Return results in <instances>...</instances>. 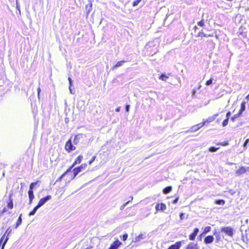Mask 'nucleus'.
<instances>
[{"mask_svg": "<svg viewBox=\"0 0 249 249\" xmlns=\"http://www.w3.org/2000/svg\"><path fill=\"white\" fill-rule=\"evenodd\" d=\"M12 229L11 227L8 228V229L5 231V233L2 236V237L0 239V243H2V245L1 246V249H4L5 245L8 242L9 239L10 235L12 233Z\"/></svg>", "mask_w": 249, "mask_h": 249, "instance_id": "nucleus-1", "label": "nucleus"}, {"mask_svg": "<svg viewBox=\"0 0 249 249\" xmlns=\"http://www.w3.org/2000/svg\"><path fill=\"white\" fill-rule=\"evenodd\" d=\"M87 166V164L85 163L81 164L79 166L74 168L72 170V173L71 172L70 173L71 174V179H74L79 173L84 171L86 168Z\"/></svg>", "mask_w": 249, "mask_h": 249, "instance_id": "nucleus-2", "label": "nucleus"}, {"mask_svg": "<svg viewBox=\"0 0 249 249\" xmlns=\"http://www.w3.org/2000/svg\"><path fill=\"white\" fill-rule=\"evenodd\" d=\"M221 232H223L226 234V235H228L232 237L233 235V231L234 229L231 227H222L221 228Z\"/></svg>", "mask_w": 249, "mask_h": 249, "instance_id": "nucleus-3", "label": "nucleus"}, {"mask_svg": "<svg viewBox=\"0 0 249 249\" xmlns=\"http://www.w3.org/2000/svg\"><path fill=\"white\" fill-rule=\"evenodd\" d=\"M72 137H71L66 142L65 146V148L68 152H71L76 149V147L74 146V144H72Z\"/></svg>", "mask_w": 249, "mask_h": 249, "instance_id": "nucleus-4", "label": "nucleus"}, {"mask_svg": "<svg viewBox=\"0 0 249 249\" xmlns=\"http://www.w3.org/2000/svg\"><path fill=\"white\" fill-rule=\"evenodd\" d=\"M85 138L86 135L82 133H79L76 135L72 141L73 144L77 145L81 140H83Z\"/></svg>", "mask_w": 249, "mask_h": 249, "instance_id": "nucleus-5", "label": "nucleus"}, {"mask_svg": "<svg viewBox=\"0 0 249 249\" xmlns=\"http://www.w3.org/2000/svg\"><path fill=\"white\" fill-rule=\"evenodd\" d=\"M247 171H249V167L241 166L236 171V174L238 176H240L245 174Z\"/></svg>", "mask_w": 249, "mask_h": 249, "instance_id": "nucleus-6", "label": "nucleus"}, {"mask_svg": "<svg viewBox=\"0 0 249 249\" xmlns=\"http://www.w3.org/2000/svg\"><path fill=\"white\" fill-rule=\"evenodd\" d=\"M52 198V196L51 195H47L46 196L42 197L41 198L38 204L40 206H42L44 204H45L48 201L50 200Z\"/></svg>", "mask_w": 249, "mask_h": 249, "instance_id": "nucleus-7", "label": "nucleus"}, {"mask_svg": "<svg viewBox=\"0 0 249 249\" xmlns=\"http://www.w3.org/2000/svg\"><path fill=\"white\" fill-rule=\"evenodd\" d=\"M122 243L118 240L114 241L108 249H118Z\"/></svg>", "mask_w": 249, "mask_h": 249, "instance_id": "nucleus-8", "label": "nucleus"}, {"mask_svg": "<svg viewBox=\"0 0 249 249\" xmlns=\"http://www.w3.org/2000/svg\"><path fill=\"white\" fill-rule=\"evenodd\" d=\"M184 249H199L197 243L190 242L184 247Z\"/></svg>", "mask_w": 249, "mask_h": 249, "instance_id": "nucleus-9", "label": "nucleus"}, {"mask_svg": "<svg viewBox=\"0 0 249 249\" xmlns=\"http://www.w3.org/2000/svg\"><path fill=\"white\" fill-rule=\"evenodd\" d=\"M199 232V229L198 228H196L194 229L193 232L190 234L189 236V239L193 241L195 239L196 236L197 235Z\"/></svg>", "mask_w": 249, "mask_h": 249, "instance_id": "nucleus-10", "label": "nucleus"}, {"mask_svg": "<svg viewBox=\"0 0 249 249\" xmlns=\"http://www.w3.org/2000/svg\"><path fill=\"white\" fill-rule=\"evenodd\" d=\"M157 211H161L163 212L166 209V206L165 204L163 203H158L156 204L155 207Z\"/></svg>", "mask_w": 249, "mask_h": 249, "instance_id": "nucleus-11", "label": "nucleus"}, {"mask_svg": "<svg viewBox=\"0 0 249 249\" xmlns=\"http://www.w3.org/2000/svg\"><path fill=\"white\" fill-rule=\"evenodd\" d=\"M83 156L82 155H79L75 160L73 163L72 164V165L68 169H71V171L72 168L77 164H79L81 163V161L83 159Z\"/></svg>", "mask_w": 249, "mask_h": 249, "instance_id": "nucleus-12", "label": "nucleus"}, {"mask_svg": "<svg viewBox=\"0 0 249 249\" xmlns=\"http://www.w3.org/2000/svg\"><path fill=\"white\" fill-rule=\"evenodd\" d=\"M214 237L213 235H208L206 236L204 239V243L205 244H209L213 242Z\"/></svg>", "mask_w": 249, "mask_h": 249, "instance_id": "nucleus-13", "label": "nucleus"}, {"mask_svg": "<svg viewBox=\"0 0 249 249\" xmlns=\"http://www.w3.org/2000/svg\"><path fill=\"white\" fill-rule=\"evenodd\" d=\"M181 242H177L174 244L170 246L167 249H179L181 247Z\"/></svg>", "mask_w": 249, "mask_h": 249, "instance_id": "nucleus-14", "label": "nucleus"}, {"mask_svg": "<svg viewBox=\"0 0 249 249\" xmlns=\"http://www.w3.org/2000/svg\"><path fill=\"white\" fill-rule=\"evenodd\" d=\"M218 115H219V114L218 113H216L212 116H209L206 120H204V121H205V123H211V122H213V121H214Z\"/></svg>", "mask_w": 249, "mask_h": 249, "instance_id": "nucleus-15", "label": "nucleus"}, {"mask_svg": "<svg viewBox=\"0 0 249 249\" xmlns=\"http://www.w3.org/2000/svg\"><path fill=\"white\" fill-rule=\"evenodd\" d=\"M146 234L145 233H141L138 236L136 237L134 239V242H138L141 241L142 239L145 238Z\"/></svg>", "mask_w": 249, "mask_h": 249, "instance_id": "nucleus-16", "label": "nucleus"}, {"mask_svg": "<svg viewBox=\"0 0 249 249\" xmlns=\"http://www.w3.org/2000/svg\"><path fill=\"white\" fill-rule=\"evenodd\" d=\"M92 9V4L91 3V1L89 0V3L86 5L85 9L87 11V13L88 15L89 14Z\"/></svg>", "mask_w": 249, "mask_h": 249, "instance_id": "nucleus-17", "label": "nucleus"}, {"mask_svg": "<svg viewBox=\"0 0 249 249\" xmlns=\"http://www.w3.org/2000/svg\"><path fill=\"white\" fill-rule=\"evenodd\" d=\"M28 194L29 199V204L30 205V204H32V203L33 202V200L35 198V196H34V192L28 191Z\"/></svg>", "mask_w": 249, "mask_h": 249, "instance_id": "nucleus-18", "label": "nucleus"}, {"mask_svg": "<svg viewBox=\"0 0 249 249\" xmlns=\"http://www.w3.org/2000/svg\"><path fill=\"white\" fill-rule=\"evenodd\" d=\"M126 62V61H124V60H122V61H118L114 66H113V67L111 68V69L113 70L115 69H117L118 67L122 66L123 65V64Z\"/></svg>", "mask_w": 249, "mask_h": 249, "instance_id": "nucleus-19", "label": "nucleus"}, {"mask_svg": "<svg viewBox=\"0 0 249 249\" xmlns=\"http://www.w3.org/2000/svg\"><path fill=\"white\" fill-rule=\"evenodd\" d=\"M40 182V181H36V182H32L29 187V189L28 191H32L34 192V189L35 188V186L38 184V183Z\"/></svg>", "mask_w": 249, "mask_h": 249, "instance_id": "nucleus-20", "label": "nucleus"}, {"mask_svg": "<svg viewBox=\"0 0 249 249\" xmlns=\"http://www.w3.org/2000/svg\"><path fill=\"white\" fill-rule=\"evenodd\" d=\"M12 194L9 196V200L7 202V207L8 208L12 209L13 208V199L11 198Z\"/></svg>", "mask_w": 249, "mask_h": 249, "instance_id": "nucleus-21", "label": "nucleus"}, {"mask_svg": "<svg viewBox=\"0 0 249 249\" xmlns=\"http://www.w3.org/2000/svg\"><path fill=\"white\" fill-rule=\"evenodd\" d=\"M71 172V169H68L67 171L56 180V182L61 181L62 179V178H63L65 177L66 175H68L69 173Z\"/></svg>", "mask_w": 249, "mask_h": 249, "instance_id": "nucleus-22", "label": "nucleus"}, {"mask_svg": "<svg viewBox=\"0 0 249 249\" xmlns=\"http://www.w3.org/2000/svg\"><path fill=\"white\" fill-rule=\"evenodd\" d=\"M40 207H41L37 204V205L34 207L33 210L29 213V215L31 216L35 215L37 210Z\"/></svg>", "mask_w": 249, "mask_h": 249, "instance_id": "nucleus-23", "label": "nucleus"}, {"mask_svg": "<svg viewBox=\"0 0 249 249\" xmlns=\"http://www.w3.org/2000/svg\"><path fill=\"white\" fill-rule=\"evenodd\" d=\"M172 190V187L171 186H168L166 187L163 189V193L164 194H167L170 193Z\"/></svg>", "mask_w": 249, "mask_h": 249, "instance_id": "nucleus-24", "label": "nucleus"}, {"mask_svg": "<svg viewBox=\"0 0 249 249\" xmlns=\"http://www.w3.org/2000/svg\"><path fill=\"white\" fill-rule=\"evenodd\" d=\"M214 203L216 205L223 206L225 204V200L224 199H215Z\"/></svg>", "mask_w": 249, "mask_h": 249, "instance_id": "nucleus-25", "label": "nucleus"}, {"mask_svg": "<svg viewBox=\"0 0 249 249\" xmlns=\"http://www.w3.org/2000/svg\"><path fill=\"white\" fill-rule=\"evenodd\" d=\"M198 130V127H197L196 125H195L192 126L189 130L184 131V132L186 133L188 132H194L197 131Z\"/></svg>", "mask_w": 249, "mask_h": 249, "instance_id": "nucleus-26", "label": "nucleus"}, {"mask_svg": "<svg viewBox=\"0 0 249 249\" xmlns=\"http://www.w3.org/2000/svg\"><path fill=\"white\" fill-rule=\"evenodd\" d=\"M68 81H69V90L70 91V93L71 94H74V93L72 92V89H71V87L72 86V80L71 78L70 77H69L68 78Z\"/></svg>", "mask_w": 249, "mask_h": 249, "instance_id": "nucleus-27", "label": "nucleus"}, {"mask_svg": "<svg viewBox=\"0 0 249 249\" xmlns=\"http://www.w3.org/2000/svg\"><path fill=\"white\" fill-rule=\"evenodd\" d=\"M168 78L169 77L164 73L161 74L159 77L160 79L165 81H166Z\"/></svg>", "mask_w": 249, "mask_h": 249, "instance_id": "nucleus-28", "label": "nucleus"}, {"mask_svg": "<svg viewBox=\"0 0 249 249\" xmlns=\"http://www.w3.org/2000/svg\"><path fill=\"white\" fill-rule=\"evenodd\" d=\"M246 109V103L244 102H242L240 106V110L242 112H244Z\"/></svg>", "mask_w": 249, "mask_h": 249, "instance_id": "nucleus-29", "label": "nucleus"}, {"mask_svg": "<svg viewBox=\"0 0 249 249\" xmlns=\"http://www.w3.org/2000/svg\"><path fill=\"white\" fill-rule=\"evenodd\" d=\"M219 149V147H215L214 146H211L209 148V151L210 152H215Z\"/></svg>", "mask_w": 249, "mask_h": 249, "instance_id": "nucleus-30", "label": "nucleus"}, {"mask_svg": "<svg viewBox=\"0 0 249 249\" xmlns=\"http://www.w3.org/2000/svg\"><path fill=\"white\" fill-rule=\"evenodd\" d=\"M211 229H212V228L210 226H207L204 228L203 232L205 234H206L207 233H208L209 232H210L211 231Z\"/></svg>", "mask_w": 249, "mask_h": 249, "instance_id": "nucleus-31", "label": "nucleus"}, {"mask_svg": "<svg viewBox=\"0 0 249 249\" xmlns=\"http://www.w3.org/2000/svg\"><path fill=\"white\" fill-rule=\"evenodd\" d=\"M196 36H201V37H207V36H210V35H207L205 34V33H204L202 31H201V32H199L198 33V34Z\"/></svg>", "mask_w": 249, "mask_h": 249, "instance_id": "nucleus-32", "label": "nucleus"}, {"mask_svg": "<svg viewBox=\"0 0 249 249\" xmlns=\"http://www.w3.org/2000/svg\"><path fill=\"white\" fill-rule=\"evenodd\" d=\"M206 123L203 120V121L202 123H199L197 124H196L197 127H198V129L199 130L200 128L203 127L204 125H205Z\"/></svg>", "mask_w": 249, "mask_h": 249, "instance_id": "nucleus-33", "label": "nucleus"}, {"mask_svg": "<svg viewBox=\"0 0 249 249\" xmlns=\"http://www.w3.org/2000/svg\"><path fill=\"white\" fill-rule=\"evenodd\" d=\"M128 238V234L127 233L124 234L122 236H121V239L123 241H125Z\"/></svg>", "mask_w": 249, "mask_h": 249, "instance_id": "nucleus-34", "label": "nucleus"}, {"mask_svg": "<svg viewBox=\"0 0 249 249\" xmlns=\"http://www.w3.org/2000/svg\"><path fill=\"white\" fill-rule=\"evenodd\" d=\"M142 1V0H134L132 2V6L133 7L137 6L139 3Z\"/></svg>", "mask_w": 249, "mask_h": 249, "instance_id": "nucleus-35", "label": "nucleus"}, {"mask_svg": "<svg viewBox=\"0 0 249 249\" xmlns=\"http://www.w3.org/2000/svg\"><path fill=\"white\" fill-rule=\"evenodd\" d=\"M229 119H225L222 122V126L223 127H225L227 125L228 122H229Z\"/></svg>", "mask_w": 249, "mask_h": 249, "instance_id": "nucleus-36", "label": "nucleus"}, {"mask_svg": "<svg viewBox=\"0 0 249 249\" xmlns=\"http://www.w3.org/2000/svg\"><path fill=\"white\" fill-rule=\"evenodd\" d=\"M21 216H22V214H20V215L19 216L18 219V220L17 221V224H19V225H20L22 223V218H21Z\"/></svg>", "mask_w": 249, "mask_h": 249, "instance_id": "nucleus-37", "label": "nucleus"}, {"mask_svg": "<svg viewBox=\"0 0 249 249\" xmlns=\"http://www.w3.org/2000/svg\"><path fill=\"white\" fill-rule=\"evenodd\" d=\"M241 239L244 242H247L248 241V239H247V235L246 234L244 235L243 234Z\"/></svg>", "mask_w": 249, "mask_h": 249, "instance_id": "nucleus-38", "label": "nucleus"}, {"mask_svg": "<svg viewBox=\"0 0 249 249\" xmlns=\"http://www.w3.org/2000/svg\"><path fill=\"white\" fill-rule=\"evenodd\" d=\"M205 234L202 232L201 233H200L198 236H197V239L199 240V241H201L202 240V238L203 236H205Z\"/></svg>", "mask_w": 249, "mask_h": 249, "instance_id": "nucleus-39", "label": "nucleus"}, {"mask_svg": "<svg viewBox=\"0 0 249 249\" xmlns=\"http://www.w3.org/2000/svg\"><path fill=\"white\" fill-rule=\"evenodd\" d=\"M229 144V142L227 141H224L222 142L217 143V145H220L222 146H227Z\"/></svg>", "mask_w": 249, "mask_h": 249, "instance_id": "nucleus-40", "label": "nucleus"}, {"mask_svg": "<svg viewBox=\"0 0 249 249\" xmlns=\"http://www.w3.org/2000/svg\"><path fill=\"white\" fill-rule=\"evenodd\" d=\"M197 25L200 27H203L204 26V19H202L197 22Z\"/></svg>", "mask_w": 249, "mask_h": 249, "instance_id": "nucleus-41", "label": "nucleus"}, {"mask_svg": "<svg viewBox=\"0 0 249 249\" xmlns=\"http://www.w3.org/2000/svg\"><path fill=\"white\" fill-rule=\"evenodd\" d=\"M239 114H234L231 118V120L232 121V122H234L235 121V120L237 118H239Z\"/></svg>", "mask_w": 249, "mask_h": 249, "instance_id": "nucleus-42", "label": "nucleus"}, {"mask_svg": "<svg viewBox=\"0 0 249 249\" xmlns=\"http://www.w3.org/2000/svg\"><path fill=\"white\" fill-rule=\"evenodd\" d=\"M213 81V78H210L209 80H207L206 82V85L210 86L212 84Z\"/></svg>", "mask_w": 249, "mask_h": 249, "instance_id": "nucleus-43", "label": "nucleus"}, {"mask_svg": "<svg viewBox=\"0 0 249 249\" xmlns=\"http://www.w3.org/2000/svg\"><path fill=\"white\" fill-rule=\"evenodd\" d=\"M130 201H127L126 203H124L123 205H122L121 207H120V210H123L125 207L130 202Z\"/></svg>", "mask_w": 249, "mask_h": 249, "instance_id": "nucleus-44", "label": "nucleus"}, {"mask_svg": "<svg viewBox=\"0 0 249 249\" xmlns=\"http://www.w3.org/2000/svg\"><path fill=\"white\" fill-rule=\"evenodd\" d=\"M249 143V139L246 140L244 143L243 146L244 147L247 148L248 144Z\"/></svg>", "mask_w": 249, "mask_h": 249, "instance_id": "nucleus-45", "label": "nucleus"}, {"mask_svg": "<svg viewBox=\"0 0 249 249\" xmlns=\"http://www.w3.org/2000/svg\"><path fill=\"white\" fill-rule=\"evenodd\" d=\"M96 156H93L92 158L89 161V164H91L95 160Z\"/></svg>", "mask_w": 249, "mask_h": 249, "instance_id": "nucleus-46", "label": "nucleus"}, {"mask_svg": "<svg viewBox=\"0 0 249 249\" xmlns=\"http://www.w3.org/2000/svg\"><path fill=\"white\" fill-rule=\"evenodd\" d=\"M185 213H181L179 214V217L181 220H183L184 218Z\"/></svg>", "mask_w": 249, "mask_h": 249, "instance_id": "nucleus-47", "label": "nucleus"}, {"mask_svg": "<svg viewBox=\"0 0 249 249\" xmlns=\"http://www.w3.org/2000/svg\"><path fill=\"white\" fill-rule=\"evenodd\" d=\"M37 90V96H38V99H40V93L41 92L40 88V87L38 88Z\"/></svg>", "mask_w": 249, "mask_h": 249, "instance_id": "nucleus-48", "label": "nucleus"}, {"mask_svg": "<svg viewBox=\"0 0 249 249\" xmlns=\"http://www.w3.org/2000/svg\"><path fill=\"white\" fill-rule=\"evenodd\" d=\"M130 109V105H126L125 107V110L126 112H129Z\"/></svg>", "mask_w": 249, "mask_h": 249, "instance_id": "nucleus-49", "label": "nucleus"}, {"mask_svg": "<svg viewBox=\"0 0 249 249\" xmlns=\"http://www.w3.org/2000/svg\"><path fill=\"white\" fill-rule=\"evenodd\" d=\"M231 115V112L230 111L227 112L226 113V119H229Z\"/></svg>", "mask_w": 249, "mask_h": 249, "instance_id": "nucleus-50", "label": "nucleus"}, {"mask_svg": "<svg viewBox=\"0 0 249 249\" xmlns=\"http://www.w3.org/2000/svg\"><path fill=\"white\" fill-rule=\"evenodd\" d=\"M215 237H216V242H218L219 241H220V239H221V237H220L219 234H217V235H216Z\"/></svg>", "mask_w": 249, "mask_h": 249, "instance_id": "nucleus-51", "label": "nucleus"}, {"mask_svg": "<svg viewBox=\"0 0 249 249\" xmlns=\"http://www.w3.org/2000/svg\"><path fill=\"white\" fill-rule=\"evenodd\" d=\"M178 199H179V197H176L173 201V203L174 204H176L177 203V202H178Z\"/></svg>", "mask_w": 249, "mask_h": 249, "instance_id": "nucleus-52", "label": "nucleus"}, {"mask_svg": "<svg viewBox=\"0 0 249 249\" xmlns=\"http://www.w3.org/2000/svg\"><path fill=\"white\" fill-rule=\"evenodd\" d=\"M16 8L19 11V13H20V8H19V4L18 3V2L17 1V6H16Z\"/></svg>", "mask_w": 249, "mask_h": 249, "instance_id": "nucleus-53", "label": "nucleus"}, {"mask_svg": "<svg viewBox=\"0 0 249 249\" xmlns=\"http://www.w3.org/2000/svg\"><path fill=\"white\" fill-rule=\"evenodd\" d=\"M7 211V210L6 208H5H5H4L2 209V211H1V213H0V214H2V213H4L6 212Z\"/></svg>", "mask_w": 249, "mask_h": 249, "instance_id": "nucleus-54", "label": "nucleus"}, {"mask_svg": "<svg viewBox=\"0 0 249 249\" xmlns=\"http://www.w3.org/2000/svg\"><path fill=\"white\" fill-rule=\"evenodd\" d=\"M196 88H194V89H192V95H194L196 94Z\"/></svg>", "mask_w": 249, "mask_h": 249, "instance_id": "nucleus-55", "label": "nucleus"}, {"mask_svg": "<svg viewBox=\"0 0 249 249\" xmlns=\"http://www.w3.org/2000/svg\"><path fill=\"white\" fill-rule=\"evenodd\" d=\"M120 110H121V107H119L116 108L115 110L116 112H120Z\"/></svg>", "mask_w": 249, "mask_h": 249, "instance_id": "nucleus-56", "label": "nucleus"}, {"mask_svg": "<svg viewBox=\"0 0 249 249\" xmlns=\"http://www.w3.org/2000/svg\"><path fill=\"white\" fill-rule=\"evenodd\" d=\"M213 235H217V234H219V233H217V232L216 231V230H215L213 232Z\"/></svg>", "mask_w": 249, "mask_h": 249, "instance_id": "nucleus-57", "label": "nucleus"}, {"mask_svg": "<svg viewBox=\"0 0 249 249\" xmlns=\"http://www.w3.org/2000/svg\"><path fill=\"white\" fill-rule=\"evenodd\" d=\"M242 113H243V112H242L240 110H239L238 113H237V114H239V116L240 117Z\"/></svg>", "mask_w": 249, "mask_h": 249, "instance_id": "nucleus-58", "label": "nucleus"}, {"mask_svg": "<svg viewBox=\"0 0 249 249\" xmlns=\"http://www.w3.org/2000/svg\"><path fill=\"white\" fill-rule=\"evenodd\" d=\"M20 225L17 223L15 225V229H17Z\"/></svg>", "mask_w": 249, "mask_h": 249, "instance_id": "nucleus-59", "label": "nucleus"}, {"mask_svg": "<svg viewBox=\"0 0 249 249\" xmlns=\"http://www.w3.org/2000/svg\"><path fill=\"white\" fill-rule=\"evenodd\" d=\"M20 225L17 223L15 225V229H17Z\"/></svg>", "mask_w": 249, "mask_h": 249, "instance_id": "nucleus-60", "label": "nucleus"}, {"mask_svg": "<svg viewBox=\"0 0 249 249\" xmlns=\"http://www.w3.org/2000/svg\"><path fill=\"white\" fill-rule=\"evenodd\" d=\"M65 122H66V123H68V122H69V119H68V118H65Z\"/></svg>", "mask_w": 249, "mask_h": 249, "instance_id": "nucleus-61", "label": "nucleus"}, {"mask_svg": "<svg viewBox=\"0 0 249 249\" xmlns=\"http://www.w3.org/2000/svg\"><path fill=\"white\" fill-rule=\"evenodd\" d=\"M198 29L197 27L196 26H195L194 27V29L195 30V31H196Z\"/></svg>", "mask_w": 249, "mask_h": 249, "instance_id": "nucleus-62", "label": "nucleus"}, {"mask_svg": "<svg viewBox=\"0 0 249 249\" xmlns=\"http://www.w3.org/2000/svg\"><path fill=\"white\" fill-rule=\"evenodd\" d=\"M200 87H201V86H200V85H199V86L198 87V88H196V90H197V89H199V88H200Z\"/></svg>", "mask_w": 249, "mask_h": 249, "instance_id": "nucleus-63", "label": "nucleus"}, {"mask_svg": "<svg viewBox=\"0 0 249 249\" xmlns=\"http://www.w3.org/2000/svg\"><path fill=\"white\" fill-rule=\"evenodd\" d=\"M246 98L248 100H249V94H248Z\"/></svg>", "mask_w": 249, "mask_h": 249, "instance_id": "nucleus-64", "label": "nucleus"}]
</instances>
